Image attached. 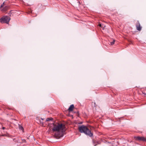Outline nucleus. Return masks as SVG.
Returning a JSON list of instances; mask_svg holds the SVG:
<instances>
[{
    "instance_id": "obj_1",
    "label": "nucleus",
    "mask_w": 146,
    "mask_h": 146,
    "mask_svg": "<svg viewBox=\"0 0 146 146\" xmlns=\"http://www.w3.org/2000/svg\"><path fill=\"white\" fill-rule=\"evenodd\" d=\"M53 126L52 130L54 132L55 137L57 139L62 137L66 129L64 125L62 123L53 124Z\"/></svg>"
},
{
    "instance_id": "obj_2",
    "label": "nucleus",
    "mask_w": 146,
    "mask_h": 146,
    "mask_svg": "<svg viewBox=\"0 0 146 146\" xmlns=\"http://www.w3.org/2000/svg\"><path fill=\"white\" fill-rule=\"evenodd\" d=\"M78 129L80 132L84 133L85 134L90 137L92 135V134L90 131L86 126L84 125L79 126Z\"/></svg>"
},
{
    "instance_id": "obj_3",
    "label": "nucleus",
    "mask_w": 146,
    "mask_h": 146,
    "mask_svg": "<svg viewBox=\"0 0 146 146\" xmlns=\"http://www.w3.org/2000/svg\"><path fill=\"white\" fill-rule=\"evenodd\" d=\"M10 20V18L8 16H4L0 19V22L8 24Z\"/></svg>"
},
{
    "instance_id": "obj_4",
    "label": "nucleus",
    "mask_w": 146,
    "mask_h": 146,
    "mask_svg": "<svg viewBox=\"0 0 146 146\" xmlns=\"http://www.w3.org/2000/svg\"><path fill=\"white\" fill-rule=\"evenodd\" d=\"M134 138L135 140L138 141H145L146 139L143 137L139 136L135 137Z\"/></svg>"
},
{
    "instance_id": "obj_5",
    "label": "nucleus",
    "mask_w": 146,
    "mask_h": 146,
    "mask_svg": "<svg viewBox=\"0 0 146 146\" xmlns=\"http://www.w3.org/2000/svg\"><path fill=\"white\" fill-rule=\"evenodd\" d=\"M136 27L137 28V29L139 31H140L141 29V27L140 26V25L139 23L138 22L137 23Z\"/></svg>"
},
{
    "instance_id": "obj_6",
    "label": "nucleus",
    "mask_w": 146,
    "mask_h": 146,
    "mask_svg": "<svg viewBox=\"0 0 146 146\" xmlns=\"http://www.w3.org/2000/svg\"><path fill=\"white\" fill-rule=\"evenodd\" d=\"M74 108V105L73 104L71 105L70 106L68 110L70 111H72L73 110V109Z\"/></svg>"
},
{
    "instance_id": "obj_7",
    "label": "nucleus",
    "mask_w": 146,
    "mask_h": 146,
    "mask_svg": "<svg viewBox=\"0 0 146 146\" xmlns=\"http://www.w3.org/2000/svg\"><path fill=\"white\" fill-rule=\"evenodd\" d=\"M115 41V40H114V39L113 40V41L110 42V45H113Z\"/></svg>"
},
{
    "instance_id": "obj_8",
    "label": "nucleus",
    "mask_w": 146,
    "mask_h": 146,
    "mask_svg": "<svg viewBox=\"0 0 146 146\" xmlns=\"http://www.w3.org/2000/svg\"><path fill=\"white\" fill-rule=\"evenodd\" d=\"M19 127L20 129L23 130V128L22 126H21V125H19Z\"/></svg>"
},
{
    "instance_id": "obj_9",
    "label": "nucleus",
    "mask_w": 146,
    "mask_h": 146,
    "mask_svg": "<svg viewBox=\"0 0 146 146\" xmlns=\"http://www.w3.org/2000/svg\"><path fill=\"white\" fill-rule=\"evenodd\" d=\"M52 119V118H47L46 120V121H50Z\"/></svg>"
},
{
    "instance_id": "obj_10",
    "label": "nucleus",
    "mask_w": 146,
    "mask_h": 146,
    "mask_svg": "<svg viewBox=\"0 0 146 146\" xmlns=\"http://www.w3.org/2000/svg\"><path fill=\"white\" fill-rule=\"evenodd\" d=\"M7 7H6L4 9H3V11H6L7 9Z\"/></svg>"
},
{
    "instance_id": "obj_11",
    "label": "nucleus",
    "mask_w": 146,
    "mask_h": 146,
    "mask_svg": "<svg viewBox=\"0 0 146 146\" xmlns=\"http://www.w3.org/2000/svg\"><path fill=\"white\" fill-rule=\"evenodd\" d=\"M8 14L10 16H11L12 15V13H11V11Z\"/></svg>"
},
{
    "instance_id": "obj_12",
    "label": "nucleus",
    "mask_w": 146,
    "mask_h": 146,
    "mask_svg": "<svg viewBox=\"0 0 146 146\" xmlns=\"http://www.w3.org/2000/svg\"><path fill=\"white\" fill-rule=\"evenodd\" d=\"M23 142H26V141L25 139H23L22 140Z\"/></svg>"
},
{
    "instance_id": "obj_13",
    "label": "nucleus",
    "mask_w": 146,
    "mask_h": 146,
    "mask_svg": "<svg viewBox=\"0 0 146 146\" xmlns=\"http://www.w3.org/2000/svg\"><path fill=\"white\" fill-rule=\"evenodd\" d=\"M3 4H2V5H1V7H3Z\"/></svg>"
},
{
    "instance_id": "obj_14",
    "label": "nucleus",
    "mask_w": 146,
    "mask_h": 146,
    "mask_svg": "<svg viewBox=\"0 0 146 146\" xmlns=\"http://www.w3.org/2000/svg\"><path fill=\"white\" fill-rule=\"evenodd\" d=\"M99 26L100 27H101V25H101V24H99Z\"/></svg>"
},
{
    "instance_id": "obj_15",
    "label": "nucleus",
    "mask_w": 146,
    "mask_h": 146,
    "mask_svg": "<svg viewBox=\"0 0 146 146\" xmlns=\"http://www.w3.org/2000/svg\"><path fill=\"white\" fill-rule=\"evenodd\" d=\"M78 3L79 4H80V1L78 2Z\"/></svg>"
},
{
    "instance_id": "obj_16",
    "label": "nucleus",
    "mask_w": 146,
    "mask_h": 146,
    "mask_svg": "<svg viewBox=\"0 0 146 146\" xmlns=\"http://www.w3.org/2000/svg\"><path fill=\"white\" fill-rule=\"evenodd\" d=\"M2 128H3V129H4L5 128V127H3Z\"/></svg>"
},
{
    "instance_id": "obj_17",
    "label": "nucleus",
    "mask_w": 146,
    "mask_h": 146,
    "mask_svg": "<svg viewBox=\"0 0 146 146\" xmlns=\"http://www.w3.org/2000/svg\"><path fill=\"white\" fill-rule=\"evenodd\" d=\"M4 4V3H3V5Z\"/></svg>"
},
{
    "instance_id": "obj_18",
    "label": "nucleus",
    "mask_w": 146,
    "mask_h": 146,
    "mask_svg": "<svg viewBox=\"0 0 146 146\" xmlns=\"http://www.w3.org/2000/svg\"><path fill=\"white\" fill-rule=\"evenodd\" d=\"M41 119L42 120H43V119H42V118H41Z\"/></svg>"
}]
</instances>
